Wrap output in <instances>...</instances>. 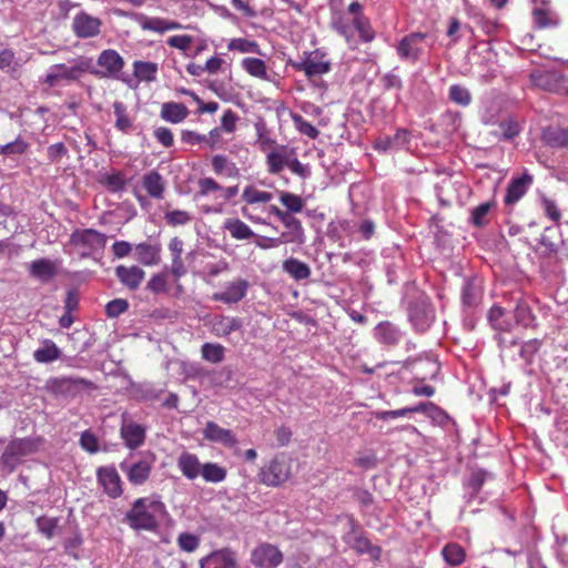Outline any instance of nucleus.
I'll use <instances>...</instances> for the list:
<instances>
[{
	"label": "nucleus",
	"mask_w": 568,
	"mask_h": 568,
	"mask_svg": "<svg viewBox=\"0 0 568 568\" xmlns=\"http://www.w3.org/2000/svg\"><path fill=\"white\" fill-rule=\"evenodd\" d=\"M168 516L164 503L153 495L135 499L125 514V519L134 530L154 531Z\"/></svg>",
	"instance_id": "nucleus-1"
},
{
	"label": "nucleus",
	"mask_w": 568,
	"mask_h": 568,
	"mask_svg": "<svg viewBox=\"0 0 568 568\" xmlns=\"http://www.w3.org/2000/svg\"><path fill=\"white\" fill-rule=\"evenodd\" d=\"M85 73L99 74L93 61L88 57H78L69 61V64H53L43 79V83L53 88L61 82L79 81Z\"/></svg>",
	"instance_id": "nucleus-2"
},
{
	"label": "nucleus",
	"mask_w": 568,
	"mask_h": 568,
	"mask_svg": "<svg viewBox=\"0 0 568 568\" xmlns=\"http://www.w3.org/2000/svg\"><path fill=\"white\" fill-rule=\"evenodd\" d=\"M39 438H17L11 440L6 447L1 463L10 471L20 465L24 457H28L39 450Z\"/></svg>",
	"instance_id": "nucleus-3"
},
{
	"label": "nucleus",
	"mask_w": 568,
	"mask_h": 568,
	"mask_svg": "<svg viewBox=\"0 0 568 568\" xmlns=\"http://www.w3.org/2000/svg\"><path fill=\"white\" fill-rule=\"evenodd\" d=\"M408 321L417 333L426 332L435 320V311L427 296L419 294L408 304Z\"/></svg>",
	"instance_id": "nucleus-4"
},
{
	"label": "nucleus",
	"mask_w": 568,
	"mask_h": 568,
	"mask_svg": "<svg viewBox=\"0 0 568 568\" xmlns=\"http://www.w3.org/2000/svg\"><path fill=\"white\" fill-rule=\"evenodd\" d=\"M272 200L273 194L271 192L262 191L253 184L246 185L242 192V201L245 204L241 207V214L252 222L261 223L264 220L260 215L255 214L257 207L254 205H264Z\"/></svg>",
	"instance_id": "nucleus-5"
},
{
	"label": "nucleus",
	"mask_w": 568,
	"mask_h": 568,
	"mask_svg": "<svg viewBox=\"0 0 568 568\" xmlns=\"http://www.w3.org/2000/svg\"><path fill=\"white\" fill-rule=\"evenodd\" d=\"M291 475V466L285 456H276L268 464L264 465L258 473L261 483L266 486L276 487L285 483Z\"/></svg>",
	"instance_id": "nucleus-6"
},
{
	"label": "nucleus",
	"mask_w": 568,
	"mask_h": 568,
	"mask_svg": "<svg viewBox=\"0 0 568 568\" xmlns=\"http://www.w3.org/2000/svg\"><path fill=\"white\" fill-rule=\"evenodd\" d=\"M293 68L297 71H303L305 75L311 79L313 77L323 75L331 71V61L327 54L316 49L305 53V58L300 62L292 63Z\"/></svg>",
	"instance_id": "nucleus-7"
},
{
	"label": "nucleus",
	"mask_w": 568,
	"mask_h": 568,
	"mask_svg": "<svg viewBox=\"0 0 568 568\" xmlns=\"http://www.w3.org/2000/svg\"><path fill=\"white\" fill-rule=\"evenodd\" d=\"M536 87L559 95H568V77L556 71H538L531 74Z\"/></svg>",
	"instance_id": "nucleus-8"
},
{
	"label": "nucleus",
	"mask_w": 568,
	"mask_h": 568,
	"mask_svg": "<svg viewBox=\"0 0 568 568\" xmlns=\"http://www.w3.org/2000/svg\"><path fill=\"white\" fill-rule=\"evenodd\" d=\"M426 38L427 34L423 32H412L405 36L396 48L398 57L415 63L423 53V43Z\"/></svg>",
	"instance_id": "nucleus-9"
},
{
	"label": "nucleus",
	"mask_w": 568,
	"mask_h": 568,
	"mask_svg": "<svg viewBox=\"0 0 568 568\" xmlns=\"http://www.w3.org/2000/svg\"><path fill=\"white\" fill-rule=\"evenodd\" d=\"M101 19L85 11L77 13L72 20V31L81 39L94 38L101 32Z\"/></svg>",
	"instance_id": "nucleus-10"
},
{
	"label": "nucleus",
	"mask_w": 568,
	"mask_h": 568,
	"mask_svg": "<svg viewBox=\"0 0 568 568\" xmlns=\"http://www.w3.org/2000/svg\"><path fill=\"white\" fill-rule=\"evenodd\" d=\"M282 560V552L271 544L258 545L251 555V561L256 568H276Z\"/></svg>",
	"instance_id": "nucleus-11"
},
{
	"label": "nucleus",
	"mask_w": 568,
	"mask_h": 568,
	"mask_svg": "<svg viewBox=\"0 0 568 568\" xmlns=\"http://www.w3.org/2000/svg\"><path fill=\"white\" fill-rule=\"evenodd\" d=\"M200 568H240L236 554L230 548L214 550L199 561Z\"/></svg>",
	"instance_id": "nucleus-12"
},
{
	"label": "nucleus",
	"mask_w": 568,
	"mask_h": 568,
	"mask_svg": "<svg viewBox=\"0 0 568 568\" xmlns=\"http://www.w3.org/2000/svg\"><path fill=\"white\" fill-rule=\"evenodd\" d=\"M98 481L103 487L104 493L116 498L122 495V481L119 473L113 466L100 467L97 471Z\"/></svg>",
	"instance_id": "nucleus-13"
},
{
	"label": "nucleus",
	"mask_w": 568,
	"mask_h": 568,
	"mask_svg": "<svg viewBox=\"0 0 568 568\" xmlns=\"http://www.w3.org/2000/svg\"><path fill=\"white\" fill-rule=\"evenodd\" d=\"M531 183L532 176L526 173L518 178L511 179L506 189V194L504 197L505 205L513 207L516 203H518L527 193Z\"/></svg>",
	"instance_id": "nucleus-14"
},
{
	"label": "nucleus",
	"mask_w": 568,
	"mask_h": 568,
	"mask_svg": "<svg viewBox=\"0 0 568 568\" xmlns=\"http://www.w3.org/2000/svg\"><path fill=\"white\" fill-rule=\"evenodd\" d=\"M405 333L394 323L385 321L374 328L375 339L385 346H396L404 338Z\"/></svg>",
	"instance_id": "nucleus-15"
},
{
	"label": "nucleus",
	"mask_w": 568,
	"mask_h": 568,
	"mask_svg": "<svg viewBox=\"0 0 568 568\" xmlns=\"http://www.w3.org/2000/svg\"><path fill=\"white\" fill-rule=\"evenodd\" d=\"M98 65L103 69L97 70L98 77H114L123 69L124 60L115 50L106 49L99 54Z\"/></svg>",
	"instance_id": "nucleus-16"
},
{
	"label": "nucleus",
	"mask_w": 568,
	"mask_h": 568,
	"mask_svg": "<svg viewBox=\"0 0 568 568\" xmlns=\"http://www.w3.org/2000/svg\"><path fill=\"white\" fill-rule=\"evenodd\" d=\"M203 437L212 443L222 444L226 447H235L237 439L231 429L223 428L214 422H207L203 429Z\"/></svg>",
	"instance_id": "nucleus-17"
},
{
	"label": "nucleus",
	"mask_w": 568,
	"mask_h": 568,
	"mask_svg": "<svg viewBox=\"0 0 568 568\" xmlns=\"http://www.w3.org/2000/svg\"><path fill=\"white\" fill-rule=\"evenodd\" d=\"M106 236L93 229L78 230L71 235V243L83 248H102Z\"/></svg>",
	"instance_id": "nucleus-18"
},
{
	"label": "nucleus",
	"mask_w": 568,
	"mask_h": 568,
	"mask_svg": "<svg viewBox=\"0 0 568 568\" xmlns=\"http://www.w3.org/2000/svg\"><path fill=\"white\" fill-rule=\"evenodd\" d=\"M248 282L242 278L235 280L226 284L223 292L214 293L212 298L225 304H233L240 302L247 292Z\"/></svg>",
	"instance_id": "nucleus-19"
},
{
	"label": "nucleus",
	"mask_w": 568,
	"mask_h": 568,
	"mask_svg": "<svg viewBox=\"0 0 568 568\" xmlns=\"http://www.w3.org/2000/svg\"><path fill=\"white\" fill-rule=\"evenodd\" d=\"M138 22H139L140 27L142 28V30L152 31V32L160 33V34H162L166 31L180 30L183 28V26L175 20L159 18V17L151 18V17H146V16H140V18L138 19Z\"/></svg>",
	"instance_id": "nucleus-20"
},
{
	"label": "nucleus",
	"mask_w": 568,
	"mask_h": 568,
	"mask_svg": "<svg viewBox=\"0 0 568 568\" xmlns=\"http://www.w3.org/2000/svg\"><path fill=\"white\" fill-rule=\"evenodd\" d=\"M120 433L125 446L130 449L139 448L145 440V428L134 422H123Z\"/></svg>",
	"instance_id": "nucleus-21"
},
{
	"label": "nucleus",
	"mask_w": 568,
	"mask_h": 568,
	"mask_svg": "<svg viewBox=\"0 0 568 568\" xmlns=\"http://www.w3.org/2000/svg\"><path fill=\"white\" fill-rule=\"evenodd\" d=\"M176 465L182 475L189 480H194L201 476L203 464L195 454L182 452L178 457Z\"/></svg>",
	"instance_id": "nucleus-22"
},
{
	"label": "nucleus",
	"mask_w": 568,
	"mask_h": 568,
	"mask_svg": "<svg viewBox=\"0 0 568 568\" xmlns=\"http://www.w3.org/2000/svg\"><path fill=\"white\" fill-rule=\"evenodd\" d=\"M121 469L126 474L128 479L133 485H143L150 477L152 464L142 459L132 465H121Z\"/></svg>",
	"instance_id": "nucleus-23"
},
{
	"label": "nucleus",
	"mask_w": 568,
	"mask_h": 568,
	"mask_svg": "<svg viewBox=\"0 0 568 568\" xmlns=\"http://www.w3.org/2000/svg\"><path fill=\"white\" fill-rule=\"evenodd\" d=\"M410 133L406 129H398L394 135L379 136L374 142V149L386 152L408 143Z\"/></svg>",
	"instance_id": "nucleus-24"
},
{
	"label": "nucleus",
	"mask_w": 568,
	"mask_h": 568,
	"mask_svg": "<svg viewBox=\"0 0 568 568\" xmlns=\"http://www.w3.org/2000/svg\"><path fill=\"white\" fill-rule=\"evenodd\" d=\"M496 207L497 203L494 199L473 207L469 211V224L478 229L487 226L490 222V213Z\"/></svg>",
	"instance_id": "nucleus-25"
},
{
	"label": "nucleus",
	"mask_w": 568,
	"mask_h": 568,
	"mask_svg": "<svg viewBox=\"0 0 568 568\" xmlns=\"http://www.w3.org/2000/svg\"><path fill=\"white\" fill-rule=\"evenodd\" d=\"M115 275L124 286L136 290L144 278V271L138 266L119 265L115 267Z\"/></svg>",
	"instance_id": "nucleus-26"
},
{
	"label": "nucleus",
	"mask_w": 568,
	"mask_h": 568,
	"mask_svg": "<svg viewBox=\"0 0 568 568\" xmlns=\"http://www.w3.org/2000/svg\"><path fill=\"white\" fill-rule=\"evenodd\" d=\"M142 185L151 197L155 200L164 197L165 182L158 171L153 170L144 174Z\"/></svg>",
	"instance_id": "nucleus-27"
},
{
	"label": "nucleus",
	"mask_w": 568,
	"mask_h": 568,
	"mask_svg": "<svg viewBox=\"0 0 568 568\" xmlns=\"http://www.w3.org/2000/svg\"><path fill=\"white\" fill-rule=\"evenodd\" d=\"M30 274L42 283L49 282L57 274V265L47 258L33 261L29 266Z\"/></svg>",
	"instance_id": "nucleus-28"
},
{
	"label": "nucleus",
	"mask_w": 568,
	"mask_h": 568,
	"mask_svg": "<svg viewBox=\"0 0 568 568\" xmlns=\"http://www.w3.org/2000/svg\"><path fill=\"white\" fill-rule=\"evenodd\" d=\"M481 298L480 284L476 278L465 280L462 287V302L466 307H475L479 304Z\"/></svg>",
	"instance_id": "nucleus-29"
},
{
	"label": "nucleus",
	"mask_w": 568,
	"mask_h": 568,
	"mask_svg": "<svg viewBox=\"0 0 568 568\" xmlns=\"http://www.w3.org/2000/svg\"><path fill=\"white\" fill-rule=\"evenodd\" d=\"M286 145H278L266 153V165L270 174H278L286 166L288 158Z\"/></svg>",
	"instance_id": "nucleus-30"
},
{
	"label": "nucleus",
	"mask_w": 568,
	"mask_h": 568,
	"mask_svg": "<svg viewBox=\"0 0 568 568\" xmlns=\"http://www.w3.org/2000/svg\"><path fill=\"white\" fill-rule=\"evenodd\" d=\"M61 356V349L51 339H44L41 342L39 348L33 352V358L36 362L41 364H49Z\"/></svg>",
	"instance_id": "nucleus-31"
},
{
	"label": "nucleus",
	"mask_w": 568,
	"mask_h": 568,
	"mask_svg": "<svg viewBox=\"0 0 568 568\" xmlns=\"http://www.w3.org/2000/svg\"><path fill=\"white\" fill-rule=\"evenodd\" d=\"M161 118L171 123H180L189 115V110L183 103L165 102L162 104Z\"/></svg>",
	"instance_id": "nucleus-32"
},
{
	"label": "nucleus",
	"mask_w": 568,
	"mask_h": 568,
	"mask_svg": "<svg viewBox=\"0 0 568 568\" xmlns=\"http://www.w3.org/2000/svg\"><path fill=\"white\" fill-rule=\"evenodd\" d=\"M223 227L235 240H250L255 236L252 229L237 217L226 219Z\"/></svg>",
	"instance_id": "nucleus-33"
},
{
	"label": "nucleus",
	"mask_w": 568,
	"mask_h": 568,
	"mask_svg": "<svg viewBox=\"0 0 568 568\" xmlns=\"http://www.w3.org/2000/svg\"><path fill=\"white\" fill-rule=\"evenodd\" d=\"M58 384L61 390L73 394L97 388L93 382L81 377H62L58 381Z\"/></svg>",
	"instance_id": "nucleus-34"
},
{
	"label": "nucleus",
	"mask_w": 568,
	"mask_h": 568,
	"mask_svg": "<svg viewBox=\"0 0 568 568\" xmlns=\"http://www.w3.org/2000/svg\"><path fill=\"white\" fill-rule=\"evenodd\" d=\"M212 169L217 175H226L229 178H239L240 170L234 162L227 160L225 155L216 154L211 160Z\"/></svg>",
	"instance_id": "nucleus-35"
},
{
	"label": "nucleus",
	"mask_w": 568,
	"mask_h": 568,
	"mask_svg": "<svg viewBox=\"0 0 568 568\" xmlns=\"http://www.w3.org/2000/svg\"><path fill=\"white\" fill-rule=\"evenodd\" d=\"M159 64L150 61H134L133 75L144 82H152L156 79Z\"/></svg>",
	"instance_id": "nucleus-36"
},
{
	"label": "nucleus",
	"mask_w": 568,
	"mask_h": 568,
	"mask_svg": "<svg viewBox=\"0 0 568 568\" xmlns=\"http://www.w3.org/2000/svg\"><path fill=\"white\" fill-rule=\"evenodd\" d=\"M239 317L221 316L213 322V332L217 336H227L242 327Z\"/></svg>",
	"instance_id": "nucleus-37"
},
{
	"label": "nucleus",
	"mask_w": 568,
	"mask_h": 568,
	"mask_svg": "<svg viewBox=\"0 0 568 568\" xmlns=\"http://www.w3.org/2000/svg\"><path fill=\"white\" fill-rule=\"evenodd\" d=\"M542 139L551 148H568V129L548 128L544 131Z\"/></svg>",
	"instance_id": "nucleus-38"
},
{
	"label": "nucleus",
	"mask_w": 568,
	"mask_h": 568,
	"mask_svg": "<svg viewBox=\"0 0 568 568\" xmlns=\"http://www.w3.org/2000/svg\"><path fill=\"white\" fill-rule=\"evenodd\" d=\"M113 113L115 116L114 126L118 131L128 134L132 129L133 123L130 116L128 115L126 106L123 102L115 101L113 103Z\"/></svg>",
	"instance_id": "nucleus-39"
},
{
	"label": "nucleus",
	"mask_w": 568,
	"mask_h": 568,
	"mask_svg": "<svg viewBox=\"0 0 568 568\" xmlns=\"http://www.w3.org/2000/svg\"><path fill=\"white\" fill-rule=\"evenodd\" d=\"M242 68L251 75L261 80H268L266 63L258 58H244Z\"/></svg>",
	"instance_id": "nucleus-40"
},
{
	"label": "nucleus",
	"mask_w": 568,
	"mask_h": 568,
	"mask_svg": "<svg viewBox=\"0 0 568 568\" xmlns=\"http://www.w3.org/2000/svg\"><path fill=\"white\" fill-rule=\"evenodd\" d=\"M202 358L212 364L224 361L225 347L217 343H204L201 347Z\"/></svg>",
	"instance_id": "nucleus-41"
},
{
	"label": "nucleus",
	"mask_w": 568,
	"mask_h": 568,
	"mask_svg": "<svg viewBox=\"0 0 568 568\" xmlns=\"http://www.w3.org/2000/svg\"><path fill=\"white\" fill-rule=\"evenodd\" d=\"M201 476L207 483L217 484L226 478V469L216 463H205Z\"/></svg>",
	"instance_id": "nucleus-42"
},
{
	"label": "nucleus",
	"mask_w": 568,
	"mask_h": 568,
	"mask_svg": "<svg viewBox=\"0 0 568 568\" xmlns=\"http://www.w3.org/2000/svg\"><path fill=\"white\" fill-rule=\"evenodd\" d=\"M227 49L230 51H237L241 53L262 54L260 44L254 40H248L245 38L232 39L227 44Z\"/></svg>",
	"instance_id": "nucleus-43"
},
{
	"label": "nucleus",
	"mask_w": 568,
	"mask_h": 568,
	"mask_svg": "<svg viewBox=\"0 0 568 568\" xmlns=\"http://www.w3.org/2000/svg\"><path fill=\"white\" fill-rule=\"evenodd\" d=\"M353 26L357 30L359 38L364 42H371L375 38V31L373 30L369 19L364 14H357L353 19Z\"/></svg>",
	"instance_id": "nucleus-44"
},
{
	"label": "nucleus",
	"mask_w": 568,
	"mask_h": 568,
	"mask_svg": "<svg viewBox=\"0 0 568 568\" xmlns=\"http://www.w3.org/2000/svg\"><path fill=\"white\" fill-rule=\"evenodd\" d=\"M445 561L450 566H458L465 560V551L458 544L446 545L442 550Z\"/></svg>",
	"instance_id": "nucleus-45"
},
{
	"label": "nucleus",
	"mask_w": 568,
	"mask_h": 568,
	"mask_svg": "<svg viewBox=\"0 0 568 568\" xmlns=\"http://www.w3.org/2000/svg\"><path fill=\"white\" fill-rule=\"evenodd\" d=\"M283 268L296 281L305 280L310 276V267L297 260L291 258L284 262Z\"/></svg>",
	"instance_id": "nucleus-46"
},
{
	"label": "nucleus",
	"mask_w": 568,
	"mask_h": 568,
	"mask_svg": "<svg viewBox=\"0 0 568 568\" xmlns=\"http://www.w3.org/2000/svg\"><path fill=\"white\" fill-rule=\"evenodd\" d=\"M352 547L359 554L369 555L373 560H378L381 557V548L372 545V542L363 536L354 537Z\"/></svg>",
	"instance_id": "nucleus-47"
},
{
	"label": "nucleus",
	"mask_w": 568,
	"mask_h": 568,
	"mask_svg": "<svg viewBox=\"0 0 568 568\" xmlns=\"http://www.w3.org/2000/svg\"><path fill=\"white\" fill-rule=\"evenodd\" d=\"M514 315L517 324L519 325L529 327L534 324L535 316L532 315L530 306L524 301H519L517 303Z\"/></svg>",
	"instance_id": "nucleus-48"
},
{
	"label": "nucleus",
	"mask_w": 568,
	"mask_h": 568,
	"mask_svg": "<svg viewBox=\"0 0 568 568\" xmlns=\"http://www.w3.org/2000/svg\"><path fill=\"white\" fill-rule=\"evenodd\" d=\"M292 121L294 123L295 129L303 135H306L310 139H316L320 135V131L307 120H305L301 114L293 113Z\"/></svg>",
	"instance_id": "nucleus-49"
},
{
	"label": "nucleus",
	"mask_w": 568,
	"mask_h": 568,
	"mask_svg": "<svg viewBox=\"0 0 568 568\" xmlns=\"http://www.w3.org/2000/svg\"><path fill=\"white\" fill-rule=\"evenodd\" d=\"M164 220L170 226L186 225L192 221V215L183 210H169L164 213Z\"/></svg>",
	"instance_id": "nucleus-50"
},
{
	"label": "nucleus",
	"mask_w": 568,
	"mask_h": 568,
	"mask_svg": "<svg viewBox=\"0 0 568 568\" xmlns=\"http://www.w3.org/2000/svg\"><path fill=\"white\" fill-rule=\"evenodd\" d=\"M505 311L500 306H493L488 312V321L495 329L509 331L511 325L504 320Z\"/></svg>",
	"instance_id": "nucleus-51"
},
{
	"label": "nucleus",
	"mask_w": 568,
	"mask_h": 568,
	"mask_svg": "<svg viewBox=\"0 0 568 568\" xmlns=\"http://www.w3.org/2000/svg\"><path fill=\"white\" fill-rule=\"evenodd\" d=\"M280 201L287 209L286 212L288 213H300L304 207L303 199L290 192H282Z\"/></svg>",
	"instance_id": "nucleus-52"
},
{
	"label": "nucleus",
	"mask_w": 568,
	"mask_h": 568,
	"mask_svg": "<svg viewBox=\"0 0 568 568\" xmlns=\"http://www.w3.org/2000/svg\"><path fill=\"white\" fill-rule=\"evenodd\" d=\"M103 183L110 192L116 193L124 190L126 185V179L122 172H114L106 174L103 178Z\"/></svg>",
	"instance_id": "nucleus-53"
},
{
	"label": "nucleus",
	"mask_w": 568,
	"mask_h": 568,
	"mask_svg": "<svg viewBox=\"0 0 568 568\" xmlns=\"http://www.w3.org/2000/svg\"><path fill=\"white\" fill-rule=\"evenodd\" d=\"M449 99L462 106H467L471 102L469 91L459 84H454L449 88Z\"/></svg>",
	"instance_id": "nucleus-54"
},
{
	"label": "nucleus",
	"mask_w": 568,
	"mask_h": 568,
	"mask_svg": "<svg viewBox=\"0 0 568 568\" xmlns=\"http://www.w3.org/2000/svg\"><path fill=\"white\" fill-rule=\"evenodd\" d=\"M256 133H257V144L262 152H268V150H273L276 146V141L271 138L268 131L266 130L265 125H257L256 126Z\"/></svg>",
	"instance_id": "nucleus-55"
},
{
	"label": "nucleus",
	"mask_w": 568,
	"mask_h": 568,
	"mask_svg": "<svg viewBox=\"0 0 568 568\" xmlns=\"http://www.w3.org/2000/svg\"><path fill=\"white\" fill-rule=\"evenodd\" d=\"M36 524L38 530L47 538L51 539L58 527V518L41 516L37 518Z\"/></svg>",
	"instance_id": "nucleus-56"
},
{
	"label": "nucleus",
	"mask_w": 568,
	"mask_h": 568,
	"mask_svg": "<svg viewBox=\"0 0 568 568\" xmlns=\"http://www.w3.org/2000/svg\"><path fill=\"white\" fill-rule=\"evenodd\" d=\"M197 196H207L213 192H220L221 190H223V186L220 183H217L213 178L200 179L197 182Z\"/></svg>",
	"instance_id": "nucleus-57"
},
{
	"label": "nucleus",
	"mask_w": 568,
	"mask_h": 568,
	"mask_svg": "<svg viewBox=\"0 0 568 568\" xmlns=\"http://www.w3.org/2000/svg\"><path fill=\"white\" fill-rule=\"evenodd\" d=\"M178 545L182 550L193 552L200 546V538L193 534L182 532L178 537Z\"/></svg>",
	"instance_id": "nucleus-58"
},
{
	"label": "nucleus",
	"mask_w": 568,
	"mask_h": 568,
	"mask_svg": "<svg viewBox=\"0 0 568 568\" xmlns=\"http://www.w3.org/2000/svg\"><path fill=\"white\" fill-rule=\"evenodd\" d=\"M239 121V115L231 109H227L224 111L222 118H221V125L217 126L219 129H222V132L232 134L236 130V123Z\"/></svg>",
	"instance_id": "nucleus-59"
},
{
	"label": "nucleus",
	"mask_w": 568,
	"mask_h": 568,
	"mask_svg": "<svg viewBox=\"0 0 568 568\" xmlns=\"http://www.w3.org/2000/svg\"><path fill=\"white\" fill-rule=\"evenodd\" d=\"M193 43V37L189 34L172 36L166 39V44L171 48L187 51Z\"/></svg>",
	"instance_id": "nucleus-60"
},
{
	"label": "nucleus",
	"mask_w": 568,
	"mask_h": 568,
	"mask_svg": "<svg viewBox=\"0 0 568 568\" xmlns=\"http://www.w3.org/2000/svg\"><path fill=\"white\" fill-rule=\"evenodd\" d=\"M501 138L511 140L520 133V126L514 119H507L499 124Z\"/></svg>",
	"instance_id": "nucleus-61"
},
{
	"label": "nucleus",
	"mask_w": 568,
	"mask_h": 568,
	"mask_svg": "<svg viewBox=\"0 0 568 568\" xmlns=\"http://www.w3.org/2000/svg\"><path fill=\"white\" fill-rule=\"evenodd\" d=\"M168 275L166 273H160L151 277L148 283V290L154 294L168 292Z\"/></svg>",
	"instance_id": "nucleus-62"
},
{
	"label": "nucleus",
	"mask_w": 568,
	"mask_h": 568,
	"mask_svg": "<svg viewBox=\"0 0 568 568\" xmlns=\"http://www.w3.org/2000/svg\"><path fill=\"white\" fill-rule=\"evenodd\" d=\"M534 20L539 28H548L557 26V21L552 19L546 9L538 8L534 10Z\"/></svg>",
	"instance_id": "nucleus-63"
},
{
	"label": "nucleus",
	"mask_w": 568,
	"mask_h": 568,
	"mask_svg": "<svg viewBox=\"0 0 568 568\" xmlns=\"http://www.w3.org/2000/svg\"><path fill=\"white\" fill-rule=\"evenodd\" d=\"M128 307L129 303L125 300L116 298L106 304L105 312L109 317H118L123 314Z\"/></svg>",
	"instance_id": "nucleus-64"
}]
</instances>
